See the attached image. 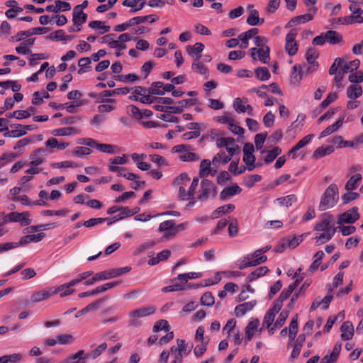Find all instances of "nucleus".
I'll return each mask as SVG.
<instances>
[{"label":"nucleus","instance_id":"nucleus-1","mask_svg":"<svg viewBox=\"0 0 363 363\" xmlns=\"http://www.w3.org/2000/svg\"><path fill=\"white\" fill-rule=\"evenodd\" d=\"M339 191L335 184H331L323 194L318 209L320 211L333 208L338 201Z\"/></svg>","mask_w":363,"mask_h":363},{"label":"nucleus","instance_id":"nucleus-2","mask_svg":"<svg viewBox=\"0 0 363 363\" xmlns=\"http://www.w3.org/2000/svg\"><path fill=\"white\" fill-rule=\"evenodd\" d=\"M156 311V307L153 306H142L130 311L128 313V325L133 328H139L142 325V318L153 315Z\"/></svg>","mask_w":363,"mask_h":363},{"label":"nucleus","instance_id":"nucleus-3","mask_svg":"<svg viewBox=\"0 0 363 363\" xmlns=\"http://www.w3.org/2000/svg\"><path fill=\"white\" fill-rule=\"evenodd\" d=\"M349 9L351 11V15L345 16L342 18H339V21L342 24H352L354 23H363V17L362 16L363 13V9H361L356 4H351L349 6Z\"/></svg>","mask_w":363,"mask_h":363},{"label":"nucleus","instance_id":"nucleus-4","mask_svg":"<svg viewBox=\"0 0 363 363\" xmlns=\"http://www.w3.org/2000/svg\"><path fill=\"white\" fill-rule=\"evenodd\" d=\"M131 270V267L126 266L121 268L111 269L95 274L98 281H104L113 279L128 273Z\"/></svg>","mask_w":363,"mask_h":363},{"label":"nucleus","instance_id":"nucleus-5","mask_svg":"<svg viewBox=\"0 0 363 363\" xmlns=\"http://www.w3.org/2000/svg\"><path fill=\"white\" fill-rule=\"evenodd\" d=\"M308 13L295 16L292 18L285 26L286 28H291L296 25L304 23L311 21L313 18V14L317 11V9L314 6H311L308 9Z\"/></svg>","mask_w":363,"mask_h":363},{"label":"nucleus","instance_id":"nucleus-6","mask_svg":"<svg viewBox=\"0 0 363 363\" xmlns=\"http://www.w3.org/2000/svg\"><path fill=\"white\" fill-rule=\"evenodd\" d=\"M297 30L291 29L286 36L285 50L289 55L293 56L298 51V44L296 41Z\"/></svg>","mask_w":363,"mask_h":363},{"label":"nucleus","instance_id":"nucleus-7","mask_svg":"<svg viewBox=\"0 0 363 363\" xmlns=\"http://www.w3.org/2000/svg\"><path fill=\"white\" fill-rule=\"evenodd\" d=\"M359 217L360 216L358 213V208L354 206L339 216L337 224L342 225L344 223H354L359 218Z\"/></svg>","mask_w":363,"mask_h":363},{"label":"nucleus","instance_id":"nucleus-8","mask_svg":"<svg viewBox=\"0 0 363 363\" xmlns=\"http://www.w3.org/2000/svg\"><path fill=\"white\" fill-rule=\"evenodd\" d=\"M250 54L254 60H259L261 62L265 64L269 60L270 50L268 46L256 48H252L250 49Z\"/></svg>","mask_w":363,"mask_h":363},{"label":"nucleus","instance_id":"nucleus-9","mask_svg":"<svg viewBox=\"0 0 363 363\" xmlns=\"http://www.w3.org/2000/svg\"><path fill=\"white\" fill-rule=\"evenodd\" d=\"M333 217L329 213L322 215L321 219L318 222L314 228L317 231H331V229L336 228L333 223Z\"/></svg>","mask_w":363,"mask_h":363},{"label":"nucleus","instance_id":"nucleus-10","mask_svg":"<svg viewBox=\"0 0 363 363\" xmlns=\"http://www.w3.org/2000/svg\"><path fill=\"white\" fill-rule=\"evenodd\" d=\"M201 185V189L197 199L201 201H206L211 194H213L215 185L211 181L206 179H202Z\"/></svg>","mask_w":363,"mask_h":363},{"label":"nucleus","instance_id":"nucleus-11","mask_svg":"<svg viewBox=\"0 0 363 363\" xmlns=\"http://www.w3.org/2000/svg\"><path fill=\"white\" fill-rule=\"evenodd\" d=\"M318 55V54L315 48H310L308 49L306 53V59L311 65L307 67L306 72H313L316 70L318 67V63L315 61Z\"/></svg>","mask_w":363,"mask_h":363},{"label":"nucleus","instance_id":"nucleus-12","mask_svg":"<svg viewBox=\"0 0 363 363\" xmlns=\"http://www.w3.org/2000/svg\"><path fill=\"white\" fill-rule=\"evenodd\" d=\"M228 154H225V151L220 150L218 152L213 158L212 163L213 164H217L220 163H223V164H227L230 161L235 153L238 150H233L231 148H228Z\"/></svg>","mask_w":363,"mask_h":363},{"label":"nucleus","instance_id":"nucleus-13","mask_svg":"<svg viewBox=\"0 0 363 363\" xmlns=\"http://www.w3.org/2000/svg\"><path fill=\"white\" fill-rule=\"evenodd\" d=\"M243 161L247 164V169L248 171H252L256 167V165L255 164V157L253 155V145H250L249 152H247V146L245 145L243 148Z\"/></svg>","mask_w":363,"mask_h":363},{"label":"nucleus","instance_id":"nucleus-14","mask_svg":"<svg viewBox=\"0 0 363 363\" xmlns=\"http://www.w3.org/2000/svg\"><path fill=\"white\" fill-rule=\"evenodd\" d=\"M242 189L238 184H233L230 186L225 187L220 193L219 197L222 201H226L230 197L240 194Z\"/></svg>","mask_w":363,"mask_h":363},{"label":"nucleus","instance_id":"nucleus-15","mask_svg":"<svg viewBox=\"0 0 363 363\" xmlns=\"http://www.w3.org/2000/svg\"><path fill=\"white\" fill-rule=\"evenodd\" d=\"M216 146L219 148L225 147L226 150H228V148H231L233 150H240L239 146L233 138H219L216 140Z\"/></svg>","mask_w":363,"mask_h":363},{"label":"nucleus","instance_id":"nucleus-16","mask_svg":"<svg viewBox=\"0 0 363 363\" xmlns=\"http://www.w3.org/2000/svg\"><path fill=\"white\" fill-rule=\"evenodd\" d=\"M257 304L255 300L238 305L235 308V314L236 316L240 317L244 315L247 312L250 311Z\"/></svg>","mask_w":363,"mask_h":363},{"label":"nucleus","instance_id":"nucleus-17","mask_svg":"<svg viewBox=\"0 0 363 363\" xmlns=\"http://www.w3.org/2000/svg\"><path fill=\"white\" fill-rule=\"evenodd\" d=\"M340 330L342 332L341 337L344 340H349L352 338L354 335V327L350 321L344 322L341 327Z\"/></svg>","mask_w":363,"mask_h":363},{"label":"nucleus","instance_id":"nucleus-18","mask_svg":"<svg viewBox=\"0 0 363 363\" xmlns=\"http://www.w3.org/2000/svg\"><path fill=\"white\" fill-rule=\"evenodd\" d=\"M45 237L44 233H39L38 234H33L23 236L20 241L18 242L19 246L25 245L30 242H38L41 241Z\"/></svg>","mask_w":363,"mask_h":363},{"label":"nucleus","instance_id":"nucleus-19","mask_svg":"<svg viewBox=\"0 0 363 363\" xmlns=\"http://www.w3.org/2000/svg\"><path fill=\"white\" fill-rule=\"evenodd\" d=\"M302 236L303 235H301L300 238L294 236L292 238H287L284 239L283 243L281 245V248L278 247L276 250V251L278 252H281L284 251L286 247L295 248L303 240Z\"/></svg>","mask_w":363,"mask_h":363},{"label":"nucleus","instance_id":"nucleus-20","mask_svg":"<svg viewBox=\"0 0 363 363\" xmlns=\"http://www.w3.org/2000/svg\"><path fill=\"white\" fill-rule=\"evenodd\" d=\"M235 208V206L234 204H226L223 205L222 206L218 207L215 211H213L210 216L211 219H216L219 218L220 216L229 213L232 211H233Z\"/></svg>","mask_w":363,"mask_h":363},{"label":"nucleus","instance_id":"nucleus-21","mask_svg":"<svg viewBox=\"0 0 363 363\" xmlns=\"http://www.w3.org/2000/svg\"><path fill=\"white\" fill-rule=\"evenodd\" d=\"M205 46L202 43H196L193 45L186 46V52L192 57H195L194 60H200L201 52L203 50Z\"/></svg>","mask_w":363,"mask_h":363},{"label":"nucleus","instance_id":"nucleus-22","mask_svg":"<svg viewBox=\"0 0 363 363\" xmlns=\"http://www.w3.org/2000/svg\"><path fill=\"white\" fill-rule=\"evenodd\" d=\"M146 4V0H124L122 4L124 6L131 7L130 13L140 11Z\"/></svg>","mask_w":363,"mask_h":363},{"label":"nucleus","instance_id":"nucleus-23","mask_svg":"<svg viewBox=\"0 0 363 363\" xmlns=\"http://www.w3.org/2000/svg\"><path fill=\"white\" fill-rule=\"evenodd\" d=\"M344 122V117L340 118L335 123L329 125L327 127L325 130H323L319 135L318 138L321 139L323 138H325L333 133L335 132L337 130H338L343 124Z\"/></svg>","mask_w":363,"mask_h":363},{"label":"nucleus","instance_id":"nucleus-24","mask_svg":"<svg viewBox=\"0 0 363 363\" xmlns=\"http://www.w3.org/2000/svg\"><path fill=\"white\" fill-rule=\"evenodd\" d=\"M191 69L201 75H203L205 79L209 77V71L208 68L201 62L200 60H194L191 65Z\"/></svg>","mask_w":363,"mask_h":363},{"label":"nucleus","instance_id":"nucleus-25","mask_svg":"<svg viewBox=\"0 0 363 363\" xmlns=\"http://www.w3.org/2000/svg\"><path fill=\"white\" fill-rule=\"evenodd\" d=\"M248 25L252 26H260L264 22V18H259V12L256 9H252L250 11V14L246 20Z\"/></svg>","mask_w":363,"mask_h":363},{"label":"nucleus","instance_id":"nucleus-26","mask_svg":"<svg viewBox=\"0 0 363 363\" xmlns=\"http://www.w3.org/2000/svg\"><path fill=\"white\" fill-rule=\"evenodd\" d=\"M216 171H212L211 168V162L208 160H203L200 164L199 175L201 177H207L208 175L214 176Z\"/></svg>","mask_w":363,"mask_h":363},{"label":"nucleus","instance_id":"nucleus-27","mask_svg":"<svg viewBox=\"0 0 363 363\" xmlns=\"http://www.w3.org/2000/svg\"><path fill=\"white\" fill-rule=\"evenodd\" d=\"M259 321L258 319L251 320L245 328V342H249L252 340L254 335V331L257 330Z\"/></svg>","mask_w":363,"mask_h":363},{"label":"nucleus","instance_id":"nucleus-28","mask_svg":"<svg viewBox=\"0 0 363 363\" xmlns=\"http://www.w3.org/2000/svg\"><path fill=\"white\" fill-rule=\"evenodd\" d=\"M324 33L326 42L331 45H336L342 42V35L337 31L328 30Z\"/></svg>","mask_w":363,"mask_h":363},{"label":"nucleus","instance_id":"nucleus-29","mask_svg":"<svg viewBox=\"0 0 363 363\" xmlns=\"http://www.w3.org/2000/svg\"><path fill=\"white\" fill-rule=\"evenodd\" d=\"M52 296V295L51 293V289H43V290H41V291L34 293L31 296L30 299H31L32 302L38 303V302H40L42 301L46 300V299L49 298L50 297H51Z\"/></svg>","mask_w":363,"mask_h":363},{"label":"nucleus","instance_id":"nucleus-30","mask_svg":"<svg viewBox=\"0 0 363 363\" xmlns=\"http://www.w3.org/2000/svg\"><path fill=\"white\" fill-rule=\"evenodd\" d=\"M87 14L83 11L73 9L72 21L74 26H82L87 20Z\"/></svg>","mask_w":363,"mask_h":363},{"label":"nucleus","instance_id":"nucleus-31","mask_svg":"<svg viewBox=\"0 0 363 363\" xmlns=\"http://www.w3.org/2000/svg\"><path fill=\"white\" fill-rule=\"evenodd\" d=\"M362 88L358 84H351L347 87V96L350 99H356L362 96Z\"/></svg>","mask_w":363,"mask_h":363},{"label":"nucleus","instance_id":"nucleus-32","mask_svg":"<svg viewBox=\"0 0 363 363\" xmlns=\"http://www.w3.org/2000/svg\"><path fill=\"white\" fill-rule=\"evenodd\" d=\"M362 179V176L359 173H357L352 176L345 184V189L347 191H352L357 188L359 182Z\"/></svg>","mask_w":363,"mask_h":363},{"label":"nucleus","instance_id":"nucleus-33","mask_svg":"<svg viewBox=\"0 0 363 363\" xmlns=\"http://www.w3.org/2000/svg\"><path fill=\"white\" fill-rule=\"evenodd\" d=\"M269 272V269L267 267H260L257 269H256L255 271L251 272L247 277H246V282H252L255 281V279L263 277Z\"/></svg>","mask_w":363,"mask_h":363},{"label":"nucleus","instance_id":"nucleus-34","mask_svg":"<svg viewBox=\"0 0 363 363\" xmlns=\"http://www.w3.org/2000/svg\"><path fill=\"white\" fill-rule=\"evenodd\" d=\"M335 148L333 145L321 146L318 147L313 154V157L318 159L326 155H329L333 153Z\"/></svg>","mask_w":363,"mask_h":363},{"label":"nucleus","instance_id":"nucleus-35","mask_svg":"<svg viewBox=\"0 0 363 363\" xmlns=\"http://www.w3.org/2000/svg\"><path fill=\"white\" fill-rule=\"evenodd\" d=\"M302 67L300 65H295L293 67L290 80L291 83L294 84H298L300 83L301 80L302 79Z\"/></svg>","mask_w":363,"mask_h":363},{"label":"nucleus","instance_id":"nucleus-36","mask_svg":"<svg viewBox=\"0 0 363 363\" xmlns=\"http://www.w3.org/2000/svg\"><path fill=\"white\" fill-rule=\"evenodd\" d=\"M275 201L281 206L289 207L297 201V197L295 194H289L286 196L279 197Z\"/></svg>","mask_w":363,"mask_h":363},{"label":"nucleus","instance_id":"nucleus-37","mask_svg":"<svg viewBox=\"0 0 363 363\" xmlns=\"http://www.w3.org/2000/svg\"><path fill=\"white\" fill-rule=\"evenodd\" d=\"M298 330V315L296 314L292 320H291V323L289 324V337L291 340V341H293L295 340L297 333Z\"/></svg>","mask_w":363,"mask_h":363},{"label":"nucleus","instance_id":"nucleus-38","mask_svg":"<svg viewBox=\"0 0 363 363\" xmlns=\"http://www.w3.org/2000/svg\"><path fill=\"white\" fill-rule=\"evenodd\" d=\"M45 145L50 148H57L60 150L66 149L69 145V143H60L55 138H50L46 142Z\"/></svg>","mask_w":363,"mask_h":363},{"label":"nucleus","instance_id":"nucleus-39","mask_svg":"<svg viewBox=\"0 0 363 363\" xmlns=\"http://www.w3.org/2000/svg\"><path fill=\"white\" fill-rule=\"evenodd\" d=\"M244 258L247 260V262L254 263L252 266H257L258 264H262L265 262L267 259V256L259 257V255L257 254L255 251L244 257Z\"/></svg>","mask_w":363,"mask_h":363},{"label":"nucleus","instance_id":"nucleus-40","mask_svg":"<svg viewBox=\"0 0 363 363\" xmlns=\"http://www.w3.org/2000/svg\"><path fill=\"white\" fill-rule=\"evenodd\" d=\"M78 131L75 128L66 127L55 129L52 134L55 136H67L77 134Z\"/></svg>","mask_w":363,"mask_h":363},{"label":"nucleus","instance_id":"nucleus-41","mask_svg":"<svg viewBox=\"0 0 363 363\" xmlns=\"http://www.w3.org/2000/svg\"><path fill=\"white\" fill-rule=\"evenodd\" d=\"M102 302V299L96 300L89 304H88L86 306H85L84 308L79 310L75 314L76 318H79L82 315H83L85 313H87L88 312L92 311L93 309H96L99 307L100 304Z\"/></svg>","mask_w":363,"mask_h":363},{"label":"nucleus","instance_id":"nucleus-42","mask_svg":"<svg viewBox=\"0 0 363 363\" xmlns=\"http://www.w3.org/2000/svg\"><path fill=\"white\" fill-rule=\"evenodd\" d=\"M94 148L102 152L108 154H113L116 152V150L118 149L116 145L106 143H99L97 141Z\"/></svg>","mask_w":363,"mask_h":363},{"label":"nucleus","instance_id":"nucleus-43","mask_svg":"<svg viewBox=\"0 0 363 363\" xmlns=\"http://www.w3.org/2000/svg\"><path fill=\"white\" fill-rule=\"evenodd\" d=\"M163 86L164 83L162 82H152L151 86L147 89V93L152 95H164V91H162Z\"/></svg>","mask_w":363,"mask_h":363},{"label":"nucleus","instance_id":"nucleus-44","mask_svg":"<svg viewBox=\"0 0 363 363\" xmlns=\"http://www.w3.org/2000/svg\"><path fill=\"white\" fill-rule=\"evenodd\" d=\"M256 78L259 81H267L270 77V72L265 67H259L255 69Z\"/></svg>","mask_w":363,"mask_h":363},{"label":"nucleus","instance_id":"nucleus-45","mask_svg":"<svg viewBox=\"0 0 363 363\" xmlns=\"http://www.w3.org/2000/svg\"><path fill=\"white\" fill-rule=\"evenodd\" d=\"M89 26L92 29L100 30V34L107 33L111 29V27L109 26L104 25V22L97 20L89 22Z\"/></svg>","mask_w":363,"mask_h":363},{"label":"nucleus","instance_id":"nucleus-46","mask_svg":"<svg viewBox=\"0 0 363 363\" xmlns=\"http://www.w3.org/2000/svg\"><path fill=\"white\" fill-rule=\"evenodd\" d=\"M177 344L178 346V352L187 355L191 351L193 345H189L185 340L177 339Z\"/></svg>","mask_w":363,"mask_h":363},{"label":"nucleus","instance_id":"nucleus-47","mask_svg":"<svg viewBox=\"0 0 363 363\" xmlns=\"http://www.w3.org/2000/svg\"><path fill=\"white\" fill-rule=\"evenodd\" d=\"M229 218H230V223H229L228 229V235L230 238H233V237L237 236L238 234V229H239L238 220L235 218L229 217Z\"/></svg>","mask_w":363,"mask_h":363},{"label":"nucleus","instance_id":"nucleus-48","mask_svg":"<svg viewBox=\"0 0 363 363\" xmlns=\"http://www.w3.org/2000/svg\"><path fill=\"white\" fill-rule=\"evenodd\" d=\"M289 311H282L279 313V316H278V318H277V320L275 321V323H274V326H273V327H272V328H271L272 333H274V331L277 328H281V327L284 324V323H285V321H286V318H288V316H289Z\"/></svg>","mask_w":363,"mask_h":363},{"label":"nucleus","instance_id":"nucleus-49","mask_svg":"<svg viewBox=\"0 0 363 363\" xmlns=\"http://www.w3.org/2000/svg\"><path fill=\"white\" fill-rule=\"evenodd\" d=\"M281 153V149L279 147H274L272 150L267 152V155L264 159L266 164L272 162Z\"/></svg>","mask_w":363,"mask_h":363},{"label":"nucleus","instance_id":"nucleus-50","mask_svg":"<svg viewBox=\"0 0 363 363\" xmlns=\"http://www.w3.org/2000/svg\"><path fill=\"white\" fill-rule=\"evenodd\" d=\"M337 228L331 229L332 231H323L318 236L316 237L317 242L319 244H323L327 241H329L334 236Z\"/></svg>","mask_w":363,"mask_h":363},{"label":"nucleus","instance_id":"nucleus-51","mask_svg":"<svg viewBox=\"0 0 363 363\" xmlns=\"http://www.w3.org/2000/svg\"><path fill=\"white\" fill-rule=\"evenodd\" d=\"M84 353V350H80L73 355L66 359L65 361L67 363H85L86 357V356L82 357Z\"/></svg>","mask_w":363,"mask_h":363},{"label":"nucleus","instance_id":"nucleus-52","mask_svg":"<svg viewBox=\"0 0 363 363\" xmlns=\"http://www.w3.org/2000/svg\"><path fill=\"white\" fill-rule=\"evenodd\" d=\"M56 226H57V224L56 223L41 224V225H31L29 228L25 229V230H26V233L37 232L39 230H48V229L55 228Z\"/></svg>","mask_w":363,"mask_h":363},{"label":"nucleus","instance_id":"nucleus-53","mask_svg":"<svg viewBox=\"0 0 363 363\" xmlns=\"http://www.w3.org/2000/svg\"><path fill=\"white\" fill-rule=\"evenodd\" d=\"M360 65V61L358 59H355L349 62H346L344 64L342 67L343 73H348L350 72H353L354 70H357Z\"/></svg>","mask_w":363,"mask_h":363},{"label":"nucleus","instance_id":"nucleus-54","mask_svg":"<svg viewBox=\"0 0 363 363\" xmlns=\"http://www.w3.org/2000/svg\"><path fill=\"white\" fill-rule=\"evenodd\" d=\"M214 120L221 124H227L228 126L235 120L233 114L230 112H225L223 115L214 118Z\"/></svg>","mask_w":363,"mask_h":363},{"label":"nucleus","instance_id":"nucleus-55","mask_svg":"<svg viewBox=\"0 0 363 363\" xmlns=\"http://www.w3.org/2000/svg\"><path fill=\"white\" fill-rule=\"evenodd\" d=\"M171 329V327L166 320H157L154 326H153V332L154 333H158L162 330H164L167 332H169Z\"/></svg>","mask_w":363,"mask_h":363},{"label":"nucleus","instance_id":"nucleus-56","mask_svg":"<svg viewBox=\"0 0 363 363\" xmlns=\"http://www.w3.org/2000/svg\"><path fill=\"white\" fill-rule=\"evenodd\" d=\"M275 316H276V313L268 310L264 317V319H263V325H266V327L269 330V332L271 333H272V330H271L272 327L271 326L274 320Z\"/></svg>","mask_w":363,"mask_h":363},{"label":"nucleus","instance_id":"nucleus-57","mask_svg":"<svg viewBox=\"0 0 363 363\" xmlns=\"http://www.w3.org/2000/svg\"><path fill=\"white\" fill-rule=\"evenodd\" d=\"M200 159L199 156L194 152L188 150L180 155L179 160L183 162H195Z\"/></svg>","mask_w":363,"mask_h":363},{"label":"nucleus","instance_id":"nucleus-58","mask_svg":"<svg viewBox=\"0 0 363 363\" xmlns=\"http://www.w3.org/2000/svg\"><path fill=\"white\" fill-rule=\"evenodd\" d=\"M107 348V344L106 343H101L99 345L96 349L92 350L90 353L86 354V357H91L92 359H96L99 356L101 355V354L105 351Z\"/></svg>","mask_w":363,"mask_h":363},{"label":"nucleus","instance_id":"nucleus-59","mask_svg":"<svg viewBox=\"0 0 363 363\" xmlns=\"http://www.w3.org/2000/svg\"><path fill=\"white\" fill-rule=\"evenodd\" d=\"M179 187V194H178V199L181 201H187V200H191L194 199L192 194L188 189L186 191L184 186L183 185H178Z\"/></svg>","mask_w":363,"mask_h":363},{"label":"nucleus","instance_id":"nucleus-60","mask_svg":"<svg viewBox=\"0 0 363 363\" xmlns=\"http://www.w3.org/2000/svg\"><path fill=\"white\" fill-rule=\"evenodd\" d=\"M113 79L123 82L126 81L132 82L139 80V77L135 74L130 73L126 75H115Z\"/></svg>","mask_w":363,"mask_h":363},{"label":"nucleus","instance_id":"nucleus-61","mask_svg":"<svg viewBox=\"0 0 363 363\" xmlns=\"http://www.w3.org/2000/svg\"><path fill=\"white\" fill-rule=\"evenodd\" d=\"M201 303L203 306H211L214 304L215 300L211 292H206L201 298Z\"/></svg>","mask_w":363,"mask_h":363},{"label":"nucleus","instance_id":"nucleus-62","mask_svg":"<svg viewBox=\"0 0 363 363\" xmlns=\"http://www.w3.org/2000/svg\"><path fill=\"white\" fill-rule=\"evenodd\" d=\"M127 111L130 116L137 120H140L143 118V116L141 115V110H140L135 105H129L127 108Z\"/></svg>","mask_w":363,"mask_h":363},{"label":"nucleus","instance_id":"nucleus-63","mask_svg":"<svg viewBox=\"0 0 363 363\" xmlns=\"http://www.w3.org/2000/svg\"><path fill=\"white\" fill-rule=\"evenodd\" d=\"M149 158L151 162L157 164L159 166H167L168 162L167 160L161 155L157 154H152L149 155Z\"/></svg>","mask_w":363,"mask_h":363},{"label":"nucleus","instance_id":"nucleus-64","mask_svg":"<svg viewBox=\"0 0 363 363\" xmlns=\"http://www.w3.org/2000/svg\"><path fill=\"white\" fill-rule=\"evenodd\" d=\"M245 106L246 105L240 98L237 97L234 99L233 108L237 113H245Z\"/></svg>","mask_w":363,"mask_h":363}]
</instances>
